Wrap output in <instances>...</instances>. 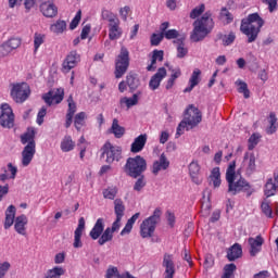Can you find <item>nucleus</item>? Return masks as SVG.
<instances>
[{
    "instance_id": "obj_1",
    "label": "nucleus",
    "mask_w": 278,
    "mask_h": 278,
    "mask_svg": "<svg viewBox=\"0 0 278 278\" xmlns=\"http://www.w3.org/2000/svg\"><path fill=\"white\" fill-rule=\"evenodd\" d=\"M262 27H264V20L260 14L252 13L241 21L240 29L248 37V42H255Z\"/></svg>"
},
{
    "instance_id": "obj_2",
    "label": "nucleus",
    "mask_w": 278,
    "mask_h": 278,
    "mask_svg": "<svg viewBox=\"0 0 278 278\" xmlns=\"http://www.w3.org/2000/svg\"><path fill=\"white\" fill-rule=\"evenodd\" d=\"M212 29H214V20L212 18V12L206 11L200 18H198L193 23V30L190 38L193 42H201V40L206 38L207 34H210Z\"/></svg>"
},
{
    "instance_id": "obj_3",
    "label": "nucleus",
    "mask_w": 278,
    "mask_h": 278,
    "mask_svg": "<svg viewBox=\"0 0 278 278\" xmlns=\"http://www.w3.org/2000/svg\"><path fill=\"white\" fill-rule=\"evenodd\" d=\"M22 144H26L22 151V165L29 166L34 155H36V129L28 128L26 132L21 136Z\"/></svg>"
},
{
    "instance_id": "obj_4",
    "label": "nucleus",
    "mask_w": 278,
    "mask_h": 278,
    "mask_svg": "<svg viewBox=\"0 0 278 278\" xmlns=\"http://www.w3.org/2000/svg\"><path fill=\"white\" fill-rule=\"evenodd\" d=\"M226 181L228 184V192L230 194H238L242 190H249V182L236 173V162L232 161L226 170Z\"/></svg>"
},
{
    "instance_id": "obj_5",
    "label": "nucleus",
    "mask_w": 278,
    "mask_h": 278,
    "mask_svg": "<svg viewBox=\"0 0 278 278\" xmlns=\"http://www.w3.org/2000/svg\"><path fill=\"white\" fill-rule=\"evenodd\" d=\"M105 229V219L98 218L93 228L90 230L89 236L92 240H98V244L103 247L106 242H112L114 238V232L108 227Z\"/></svg>"
},
{
    "instance_id": "obj_6",
    "label": "nucleus",
    "mask_w": 278,
    "mask_h": 278,
    "mask_svg": "<svg viewBox=\"0 0 278 278\" xmlns=\"http://www.w3.org/2000/svg\"><path fill=\"white\" fill-rule=\"evenodd\" d=\"M162 218V210L155 208L153 214L146 218L141 224H140V236L143 239L147 238H153V235L155 233V227H157V223H160Z\"/></svg>"
},
{
    "instance_id": "obj_7",
    "label": "nucleus",
    "mask_w": 278,
    "mask_h": 278,
    "mask_svg": "<svg viewBox=\"0 0 278 278\" xmlns=\"http://www.w3.org/2000/svg\"><path fill=\"white\" fill-rule=\"evenodd\" d=\"M147 170V160L144 157L137 155L135 157H129L125 164V173L134 179H138L142 173Z\"/></svg>"
},
{
    "instance_id": "obj_8",
    "label": "nucleus",
    "mask_w": 278,
    "mask_h": 278,
    "mask_svg": "<svg viewBox=\"0 0 278 278\" xmlns=\"http://www.w3.org/2000/svg\"><path fill=\"white\" fill-rule=\"evenodd\" d=\"M31 94V88L27 83H15L11 88V98L15 103H25Z\"/></svg>"
},
{
    "instance_id": "obj_9",
    "label": "nucleus",
    "mask_w": 278,
    "mask_h": 278,
    "mask_svg": "<svg viewBox=\"0 0 278 278\" xmlns=\"http://www.w3.org/2000/svg\"><path fill=\"white\" fill-rule=\"evenodd\" d=\"M127 68H129V50H127L125 47H122L121 52L115 61L116 79H121V77L127 73Z\"/></svg>"
},
{
    "instance_id": "obj_10",
    "label": "nucleus",
    "mask_w": 278,
    "mask_h": 278,
    "mask_svg": "<svg viewBox=\"0 0 278 278\" xmlns=\"http://www.w3.org/2000/svg\"><path fill=\"white\" fill-rule=\"evenodd\" d=\"M121 147L114 146L111 142H105L102 147V157H105V162L108 164H112L113 162H118L121 160Z\"/></svg>"
},
{
    "instance_id": "obj_11",
    "label": "nucleus",
    "mask_w": 278,
    "mask_h": 278,
    "mask_svg": "<svg viewBox=\"0 0 278 278\" xmlns=\"http://www.w3.org/2000/svg\"><path fill=\"white\" fill-rule=\"evenodd\" d=\"M182 121L188 124V127L194 129L203 121V116L201 115V111L191 104L187 108Z\"/></svg>"
},
{
    "instance_id": "obj_12",
    "label": "nucleus",
    "mask_w": 278,
    "mask_h": 278,
    "mask_svg": "<svg viewBox=\"0 0 278 278\" xmlns=\"http://www.w3.org/2000/svg\"><path fill=\"white\" fill-rule=\"evenodd\" d=\"M23 40L21 37H11L7 41H4L2 45H0V58H7L9 53H12V51H16L18 47H21Z\"/></svg>"
},
{
    "instance_id": "obj_13",
    "label": "nucleus",
    "mask_w": 278,
    "mask_h": 278,
    "mask_svg": "<svg viewBox=\"0 0 278 278\" xmlns=\"http://www.w3.org/2000/svg\"><path fill=\"white\" fill-rule=\"evenodd\" d=\"M0 125L8 129L14 127V113L8 103L1 105Z\"/></svg>"
},
{
    "instance_id": "obj_14",
    "label": "nucleus",
    "mask_w": 278,
    "mask_h": 278,
    "mask_svg": "<svg viewBox=\"0 0 278 278\" xmlns=\"http://www.w3.org/2000/svg\"><path fill=\"white\" fill-rule=\"evenodd\" d=\"M42 99L47 105H58L64 101V89H52L48 93H45Z\"/></svg>"
},
{
    "instance_id": "obj_15",
    "label": "nucleus",
    "mask_w": 278,
    "mask_h": 278,
    "mask_svg": "<svg viewBox=\"0 0 278 278\" xmlns=\"http://www.w3.org/2000/svg\"><path fill=\"white\" fill-rule=\"evenodd\" d=\"M81 56L79 55V53H77V51H71L62 63V72L71 73V71H73V68H75L77 64H79Z\"/></svg>"
},
{
    "instance_id": "obj_16",
    "label": "nucleus",
    "mask_w": 278,
    "mask_h": 278,
    "mask_svg": "<svg viewBox=\"0 0 278 278\" xmlns=\"http://www.w3.org/2000/svg\"><path fill=\"white\" fill-rule=\"evenodd\" d=\"M264 194L265 197H275L278 194V169L274 172V176L268 178L264 186Z\"/></svg>"
},
{
    "instance_id": "obj_17",
    "label": "nucleus",
    "mask_w": 278,
    "mask_h": 278,
    "mask_svg": "<svg viewBox=\"0 0 278 278\" xmlns=\"http://www.w3.org/2000/svg\"><path fill=\"white\" fill-rule=\"evenodd\" d=\"M39 10L46 18H55L58 16V5L53 3V0H45L39 5Z\"/></svg>"
},
{
    "instance_id": "obj_18",
    "label": "nucleus",
    "mask_w": 278,
    "mask_h": 278,
    "mask_svg": "<svg viewBox=\"0 0 278 278\" xmlns=\"http://www.w3.org/2000/svg\"><path fill=\"white\" fill-rule=\"evenodd\" d=\"M84 231H86V219L80 217L78 220V226L74 231V249H81L84 247V242L81 241V236H84Z\"/></svg>"
},
{
    "instance_id": "obj_19",
    "label": "nucleus",
    "mask_w": 278,
    "mask_h": 278,
    "mask_svg": "<svg viewBox=\"0 0 278 278\" xmlns=\"http://www.w3.org/2000/svg\"><path fill=\"white\" fill-rule=\"evenodd\" d=\"M242 168L247 175H253L255 173L257 165L255 164V154L252 152H245L242 162Z\"/></svg>"
},
{
    "instance_id": "obj_20",
    "label": "nucleus",
    "mask_w": 278,
    "mask_h": 278,
    "mask_svg": "<svg viewBox=\"0 0 278 278\" xmlns=\"http://www.w3.org/2000/svg\"><path fill=\"white\" fill-rule=\"evenodd\" d=\"M248 243L250 245V255L251 257H255L257 253L262 252V245L264 244V238L262 236H256L255 238L251 237L248 239Z\"/></svg>"
},
{
    "instance_id": "obj_21",
    "label": "nucleus",
    "mask_w": 278,
    "mask_h": 278,
    "mask_svg": "<svg viewBox=\"0 0 278 278\" xmlns=\"http://www.w3.org/2000/svg\"><path fill=\"white\" fill-rule=\"evenodd\" d=\"M28 223H29V219L27 218V215H20L15 217L14 229L16 233H18L20 236H27Z\"/></svg>"
},
{
    "instance_id": "obj_22",
    "label": "nucleus",
    "mask_w": 278,
    "mask_h": 278,
    "mask_svg": "<svg viewBox=\"0 0 278 278\" xmlns=\"http://www.w3.org/2000/svg\"><path fill=\"white\" fill-rule=\"evenodd\" d=\"M68 109L65 116V128L68 129L73 125V118L75 117V112H77V103L73 100V96H70L67 99Z\"/></svg>"
},
{
    "instance_id": "obj_23",
    "label": "nucleus",
    "mask_w": 278,
    "mask_h": 278,
    "mask_svg": "<svg viewBox=\"0 0 278 278\" xmlns=\"http://www.w3.org/2000/svg\"><path fill=\"white\" fill-rule=\"evenodd\" d=\"M166 68H159L157 72L150 79V90H157V88H160V85L162 84V80L166 77Z\"/></svg>"
},
{
    "instance_id": "obj_24",
    "label": "nucleus",
    "mask_w": 278,
    "mask_h": 278,
    "mask_svg": "<svg viewBox=\"0 0 278 278\" xmlns=\"http://www.w3.org/2000/svg\"><path fill=\"white\" fill-rule=\"evenodd\" d=\"M186 35H181L178 39L174 40L176 45V58L184 60L188 55V47L186 46Z\"/></svg>"
},
{
    "instance_id": "obj_25",
    "label": "nucleus",
    "mask_w": 278,
    "mask_h": 278,
    "mask_svg": "<svg viewBox=\"0 0 278 278\" xmlns=\"http://www.w3.org/2000/svg\"><path fill=\"white\" fill-rule=\"evenodd\" d=\"M123 36V28H121V20H115L109 23V38L110 40H118Z\"/></svg>"
},
{
    "instance_id": "obj_26",
    "label": "nucleus",
    "mask_w": 278,
    "mask_h": 278,
    "mask_svg": "<svg viewBox=\"0 0 278 278\" xmlns=\"http://www.w3.org/2000/svg\"><path fill=\"white\" fill-rule=\"evenodd\" d=\"M68 29V24H66V21L64 20H56L50 25V31L54 36H62L66 34Z\"/></svg>"
},
{
    "instance_id": "obj_27",
    "label": "nucleus",
    "mask_w": 278,
    "mask_h": 278,
    "mask_svg": "<svg viewBox=\"0 0 278 278\" xmlns=\"http://www.w3.org/2000/svg\"><path fill=\"white\" fill-rule=\"evenodd\" d=\"M170 166V162L166 157V154H161L160 159L152 165L153 175H157L162 170H166Z\"/></svg>"
},
{
    "instance_id": "obj_28",
    "label": "nucleus",
    "mask_w": 278,
    "mask_h": 278,
    "mask_svg": "<svg viewBox=\"0 0 278 278\" xmlns=\"http://www.w3.org/2000/svg\"><path fill=\"white\" fill-rule=\"evenodd\" d=\"M163 266L165 268V277H175V262H173V255L165 254L163 257Z\"/></svg>"
},
{
    "instance_id": "obj_29",
    "label": "nucleus",
    "mask_w": 278,
    "mask_h": 278,
    "mask_svg": "<svg viewBox=\"0 0 278 278\" xmlns=\"http://www.w3.org/2000/svg\"><path fill=\"white\" fill-rule=\"evenodd\" d=\"M140 94H142V92L139 91L132 94V97L130 98L122 97L119 99L121 108H126L127 110H130V108H134V105H138V102L140 101Z\"/></svg>"
},
{
    "instance_id": "obj_30",
    "label": "nucleus",
    "mask_w": 278,
    "mask_h": 278,
    "mask_svg": "<svg viewBox=\"0 0 278 278\" xmlns=\"http://www.w3.org/2000/svg\"><path fill=\"white\" fill-rule=\"evenodd\" d=\"M148 136L147 134L139 135L135 138L134 142L130 146L131 153H140L144 146L147 144Z\"/></svg>"
},
{
    "instance_id": "obj_31",
    "label": "nucleus",
    "mask_w": 278,
    "mask_h": 278,
    "mask_svg": "<svg viewBox=\"0 0 278 278\" xmlns=\"http://www.w3.org/2000/svg\"><path fill=\"white\" fill-rule=\"evenodd\" d=\"M199 173H201V165H199L198 161H192L189 164V175L193 181V184H201V177H199Z\"/></svg>"
},
{
    "instance_id": "obj_32",
    "label": "nucleus",
    "mask_w": 278,
    "mask_h": 278,
    "mask_svg": "<svg viewBox=\"0 0 278 278\" xmlns=\"http://www.w3.org/2000/svg\"><path fill=\"white\" fill-rule=\"evenodd\" d=\"M201 81V70L195 68L193 70L191 77L189 78V86L184 89V92H192L195 86H199Z\"/></svg>"
},
{
    "instance_id": "obj_33",
    "label": "nucleus",
    "mask_w": 278,
    "mask_h": 278,
    "mask_svg": "<svg viewBox=\"0 0 278 278\" xmlns=\"http://www.w3.org/2000/svg\"><path fill=\"white\" fill-rule=\"evenodd\" d=\"M16 220V206L10 205L5 211L4 229H10Z\"/></svg>"
},
{
    "instance_id": "obj_34",
    "label": "nucleus",
    "mask_w": 278,
    "mask_h": 278,
    "mask_svg": "<svg viewBox=\"0 0 278 278\" xmlns=\"http://www.w3.org/2000/svg\"><path fill=\"white\" fill-rule=\"evenodd\" d=\"M208 184L213 188H220L223 180L220 179V167H214L208 176Z\"/></svg>"
},
{
    "instance_id": "obj_35",
    "label": "nucleus",
    "mask_w": 278,
    "mask_h": 278,
    "mask_svg": "<svg viewBox=\"0 0 278 278\" xmlns=\"http://www.w3.org/2000/svg\"><path fill=\"white\" fill-rule=\"evenodd\" d=\"M75 141L73 140V137H71L70 135H66L65 137H63V139L61 140V151L63 153H71V151L75 150Z\"/></svg>"
},
{
    "instance_id": "obj_36",
    "label": "nucleus",
    "mask_w": 278,
    "mask_h": 278,
    "mask_svg": "<svg viewBox=\"0 0 278 278\" xmlns=\"http://www.w3.org/2000/svg\"><path fill=\"white\" fill-rule=\"evenodd\" d=\"M164 60V51L162 50H154L152 53V59L150 65H148L147 71L153 72L157 68V62H162Z\"/></svg>"
},
{
    "instance_id": "obj_37",
    "label": "nucleus",
    "mask_w": 278,
    "mask_h": 278,
    "mask_svg": "<svg viewBox=\"0 0 278 278\" xmlns=\"http://www.w3.org/2000/svg\"><path fill=\"white\" fill-rule=\"evenodd\" d=\"M239 257H242V245L235 243L227 253V258L229 262H236V260H239Z\"/></svg>"
},
{
    "instance_id": "obj_38",
    "label": "nucleus",
    "mask_w": 278,
    "mask_h": 278,
    "mask_svg": "<svg viewBox=\"0 0 278 278\" xmlns=\"http://www.w3.org/2000/svg\"><path fill=\"white\" fill-rule=\"evenodd\" d=\"M109 134H113L115 138H123V136H125V127L118 124L117 118H114L112 122L111 128L109 129Z\"/></svg>"
},
{
    "instance_id": "obj_39",
    "label": "nucleus",
    "mask_w": 278,
    "mask_h": 278,
    "mask_svg": "<svg viewBox=\"0 0 278 278\" xmlns=\"http://www.w3.org/2000/svg\"><path fill=\"white\" fill-rule=\"evenodd\" d=\"M140 218V213H136L132 215L126 223L125 227L121 231V236H129L131 233V229H134V225H136V220Z\"/></svg>"
},
{
    "instance_id": "obj_40",
    "label": "nucleus",
    "mask_w": 278,
    "mask_h": 278,
    "mask_svg": "<svg viewBox=\"0 0 278 278\" xmlns=\"http://www.w3.org/2000/svg\"><path fill=\"white\" fill-rule=\"evenodd\" d=\"M63 275H66V269L62 266H54L47 271L46 278H60Z\"/></svg>"
},
{
    "instance_id": "obj_41",
    "label": "nucleus",
    "mask_w": 278,
    "mask_h": 278,
    "mask_svg": "<svg viewBox=\"0 0 278 278\" xmlns=\"http://www.w3.org/2000/svg\"><path fill=\"white\" fill-rule=\"evenodd\" d=\"M86 112H79L74 116V127L77 131H81V127L86 125Z\"/></svg>"
},
{
    "instance_id": "obj_42",
    "label": "nucleus",
    "mask_w": 278,
    "mask_h": 278,
    "mask_svg": "<svg viewBox=\"0 0 278 278\" xmlns=\"http://www.w3.org/2000/svg\"><path fill=\"white\" fill-rule=\"evenodd\" d=\"M114 213L116 218H123V216H125V204L123 203V200H114Z\"/></svg>"
},
{
    "instance_id": "obj_43",
    "label": "nucleus",
    "mask_w": 278,
    "mask_h": 278,
    "mask_svg": "<svg viewBox=\"0 0 278 278\" xmlns=\"http://www.w3.org/2000/svg\"><path fill=\"white\" fill-rule=\"evenodd\" d=\"M126 84L128 88L134 91L137 90L138 86H140V79L136 74H128L126 77Z\"/></svg>"
},
{
    "instance_id": "obj_44",
    "label": "nucleus",
    "mask_w": 278,
    "mask_h": 278,
    "mask_svg": "<svg viewBox=\"0 0 278 278\" xmlns=\"http://www.w3.org/2000/svg\"><path fill=\"white\" fill-rule=\"evenodd\" d=\"M269 126L266 128V134H268V136H273V134H275L277 131V116L275 115V113H270L269 114V119H268Z\"/></svg>"
},
{
    "instance_id": "obj_45",
    "label": "nucleus",
    "mask_w": 278,
    "mask_h": 278,
    "mask_svg": "<svg viewBox=\"0 0 278 278\" xmlns=\"http://www.w3.org/2000/svg\"><path fill=\"white\" fill-rule=\"evenodd\" d=\"M45 38L47 36L42 33H35L34 35V53H38V50L45 45Z\"/></svg>"
},
{
    "instance_id": "obj_46",
    "label": "nucleus",
    "mask_w": 278,
    "mask_h": 278,
    "mask_svg": "<svg viewBox=\"0 0 278 278\" xmlns=\"http://www.w3.org/2000/svg\"><path fill=\"white\" fill-rule=\"evenodd\" d=\"M104 199H109V201H114L116 199V194H118V187L111 186L103 190L102 192Z\"/></svg>"
},
{
    "instance_id": "obj_47",
    "label": "nucleus",
    "mask_w": 278,
    "mask_h": 278,
    "mask_svg": "<svg viewBox=\"0 0 278 278\" xmlns=\"http://www.w3.org/2000/svg\"><path fill=\"white\" fill-rule=\"evenodd\" d=\"M236 86H238V92L243 94L244 99H249L251 97V92L249 91V87L247 86V83L238 79L236 80Z\"/></svg>"
},
{
    "instance_id": "obj_48",
    "label": "nucleus",
    "mask_w": 278,
    "mask_h": 278,
    "mask_svg": "<svg viewBox=\"0 0 278 278\" xmlns=\"http://www.w3.org/2000/svg\"><path fill=\"white\" fill-rule=\"evenodd\" d=\"M260 138H262V135H260V132H254V134L249 138L248 149H249L250 151H253V149H255V147H257V144L260 143Z\"/></svg>"
},
{
    "instance_id": "obj_49",
    "label": "nucleus",
    "mask_w": 278,
    "mask_h": 278,
    "mask_svg": "<svg viewBox=\"0 0 278 278\" xmlns=\"http://www.w3.org/2000/svg\"><path fill=\"white\" fill-rule=\"evenodd\" d=\"M101 17L103 18V21H109V23L118 21V17L116 16V14H114L112 11L108 9H102Z\"/></svg>"
},
{
    "instance_id": "obj_50",
    "label": "nucleus",
    "mask_w": 278,
    "mask_h": 278,
    "mask_svg": "<svg viewBox=\"0 0 278 278\" xmlns=\"http://www.w3.org/2000/svg\"><path fill=\"white\" fill-rule=\"evenodd\" d=\"M210 190H204L202 195V212H210Z\"/></svg>"
},
{
    "instance_id": "obj_51",
    "label": "nucleus",
    "mask_w": 278,
    "mask_h": 278,
    "mask_svg": "<svg viewBox=\"0 0 278 278\" xmlns=\"http://www.w3.org/2000/svg\"><path fill=\"white\" fill-rule=\"evenodd\" d=\"M189 129L192 128L188 127V124L182 119L176 129L175 138H180L181 136H184L185 131H189Z\"/></svg>"
},
{
    "instance_id": "obj_52",
    "label": "nucleus",
    "mask_w": 278,
    "mask_h": 278,
    "mask_svg": "<svg viewBox=\"0 0 278 278\" xmlns=\"http://www.w3.org/2000/svg\"><path fill=\"white\" fill-rule=\"evenodd\" d=\"M166 40H179L181 38V35H179V31L177 29H168L167 31L164 33L163 35Z\"/></svg>"
},
{
    "instance_id": "obj_53",
    "label": "nucleus",
    "mask_w": 278,
    "mask_h": 278,
    "mask_svg": "<svg viewBox=\"0 0 278 278\" xmlns=\"http://www.w3.org/2000/svg\"><path fill=\"white\" fill-rule=\"evenodd\" d=\"M236 271V264L231 263L224 267V278H233V273Z\"/></svg>"
},
{
    "instance_id": "obj_54",
    "label": "nucleus",
    "mask_w": 278,
    "mask_h": 278,
    "mask_svg": "<svg viewBox=\"0 0 278 278\" xmlns=\"http://www.w3.org/2000/svg\"><path fill=\"white\" fill-rule=\"evenodd\" d=\"M203 12H205V4H200L192 9V11L190 12V18H199V16L203 14Z\"/></svg>"
},
{
    "instance_id": "obj_55",
    "label": "nucleus",
    "mask_w": 278,
    "mask_h": 278,
    "mask_svg": "<svg viewBox=\"0 0 278 278\" xmlns=\"http://www.w3.org/2000/svg\"><path fill=\"white\" fill-rule=\"evenodd\" d=\"M122 277L123 275H121L117 267L111 266L108 268L105 278H122Z\"/></svg>"
},
{
    "instance_id": "obj_56",
    "label": "nucleus",
    "mask_w": 278,
    "mask_h": 278,
    "mask_svg": "<svg viewBox=\"0 0 278 278\" xmlns=\"http://www.w3.org/2000/svg\"><path fill=\"white\" fill-rule=\"evenodd\" d=\"M144 186H147V180L144 179V176H141L137 179V181L134 185L135 192H142Z\"/></svg>"
},
{
    "instance_id": "obj_57",
    "label": "nucleus",
    "mask_w": 278,
    "mask_h": 278,
    "mask_svg": "<svg viewBox=\"0 0 278 278\" xmlns=\"http://www.w3.org/2000/svg\"><path fill=\"white\" fill-rule=\"evenodd\" d=\"M80 21H81V10H78L70 24V29L72 30L77 29V26L79 25Z\"/></svg>"
},
{
    "instance_id": "obj_58",
    "label": "nucleus",
    "mask_w": 278,
    "mask_h": 278,
    "mask_svg": "<svg viewBox=\"0 0 278 278\" xmlns=\"http://www.w3.org/2000/svg\"><path fill=\"white\" fill-rule=\"evenodd\" d=\"M233 40H236V34L233 33H229L228 35L222 37V42L224 47H229V45H231Z\"/></svg>"
},
{
    "instance_id": "obj_59",
    "label": "nucleus",
    "mask_w": 278,
    "mask_h": 278,
    "mask_svg": "<svg viewBox=\"0 0 278 278\" xmlns=\"http://www.w3.org/2000/svg\"><path fill=\"white\" fill-rule=\"evenodd\" d=\"M261 210L267 218H273V208H270V204H268V202H263L261 204Z\"/></svg>"
},
{
    "instance_id": "obj_60",
    "label": "nucleus",
    "mask_w": 278,
    "mask_h": 278,
    "mask_svg": "<svg viewBox=\"0 0 278 278\" xmlns=\"http://www.w3.org/2000/svg\"><path fill=\"white\" fill-rule=\"evenodd\" d=\"M220 17L223 21H225L227 24L231 23L233 21V15L227 10V9H222L220 11Z\"/></svg>"
},
{
    "instance_id": "obj_61",
    "label": "nucleus",
    "mask_w": 278,
    "mask_h": 278,
    "mask_svg": "<svg viewBox=\"0 0 278 278\" xmlns=\"http://www.w3.org/2000/svg\"><path fill=\"white\" fill-rule=\"evenodd\" d=\"M162 40H164V35L161 34H153L151 37V45L153 47H157V45H160L162 42Z\"/></svg>"
},
{
    "instance_id": "obj_62",
    "label": "nucleus",
    "mask_w": 278,
    "mask_h": 278,
    "mask_svg": "<svg viewBox=\"0 0 278 278\" xmlns=\"http://www.w3.org/2000/svg\"><path fill=\"white\" fill-rule=\"evenodd\" d=\"M45 116H47V108L42 106L37 114L38 125H42L45 123Z\"/></svg>"
},
{
    "instance_id": "obj_63",
    "label": "nucleus",
    "mask_w": 278,
    "mask_h": 278,
    "mask_svg": "<svg viewBox=\"0 0 278 278\" xmlns=\"http://www.w3.org/2000/svg\"><path fill=\"white\" fill-rule=\"evenodd\" d=\"M10 263L9 262H3L0 263V278H4L5 274L8 273V270H10Z\"/></svg>"
},
{
    "instance_id": "obj_64",
    "label": "nucleus",
    "mask_w": 278,
    "mask_h": 278,
    "mask_svg": "<svg viewBox=\"0 0 278 278\" xmlns=\"http://www.w3.org/2000/svg\"><path fill=\"white\" fill-rule=\"evenodd\" d=\"M123 218L116 217L115 220L112 224V227H110L111 231L113 233H116L121 229Z\"/></svg>"
}]
</instances>
